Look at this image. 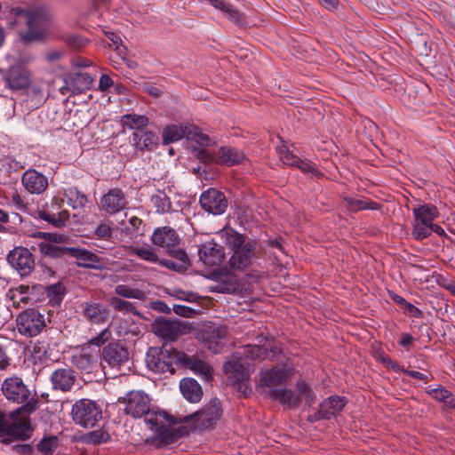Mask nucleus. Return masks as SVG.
<instances>
[{
    "instance_id": "1",
    "label": "nucleus",
    "mask_w": 455,
    "mask_h": 455,
    "mask_svg": "<svg viewBox=\"0 0 455 455\" xmlns=\"http://www.w3.org/2000/svg\"><path fill=\"white\" fill-rule=\"evenodd\" d=\"M280 353L281 348L271 341H266L262 346H244L243 351L238 353L241 355L240 357L235 356L232 361L224 364V371L228 378V383L233 387L242 388L244 382L249 379L251 373V366L246 362L247 360H272Z\"/></svg>"
},
{
    "instance_id": "2",
    "label": "nucleus",
    "mask_w": 455,
    "mask_h": 455,
    "mask_svg": "<svg viewBox=\"0 0 455 455\" xmlns=\"http://www.w3.org/2000/svg\"><path fill=\"white\" fill-rule=\"evenodd\" d=\"M33 407L28 403L7 414L0 411V436L7 435L4 443H10L12 440L26 441L31 438L33 428L29 414Z\"/></svg>"
},
{
    "instance_id": "3",
    "label": "nucleus",
    "mask_w": 455,
    "mask_h": 455,
    "mask_svg": "<svg viewBox=\"0 0 455 455\" xmlns=\"http://www.w3.org/2000/svg\"><path fill=\"white\" fill-rule=\"evenodd\" d=\"M227 245L233 251L229 259V267L234 270L245 271L251 267L257 258L256 243L245 241V237L230 228L220 231Z\"/></svg>"
},
{
    "instance_id": "4",
    "label": "nucleus",
    "mask_w": 455,
    "mask_h": 455,
    "mask_svg": "<svg viewBox=\"0 0 455 455\" xmlns=\"http://www.w3.org/2000/svg\"><path fill=\"white\" fill-rule=\"evenodd\" d=\"M183 419L177 418L163 410H151L145 418L146 424L154 432L156 438L169 444L188 434V428L181 426Z\"/></svg>"
},
{
    "instance_id": "5",
    "label": "nucleus",
    "mask_w": 455,
    "mask_h": 455,
    "mask_svg": "<svg viewBox=\"0 0 455 455\" xmlns=\"http://www.w3.org/2000/svg\"><path fill=\"white\" fill-rule=\"evenodd\" d=\"M14 21L12 25L25 23L28 28L26 33L20 34V38L25 43L41 39L47 28L50 20V14L44 7L23 10L20 8L12 9Z\"/></svg>"
},
{
    "instance_id": "6",
    "label": "nucleus",
    "mask_w": 455,
    "mask_h": 455,
    "mask_svg": "<svg viewBox=\"0 0 455 455\" xmlns=\"http://www.w3.org/2000/svg\"><path fill=\"white\" fill-rule=\"evenodd\" d=\"M186 138L188 140L196 142V148L209 147L212 140L200 128L190 123H180L167 125L162 132L163 143L168 145Z\"/></svg>"
},
{
    "instance_id": "7",
    "label": "nucleus",
    "mask_w": 455,
    "mask_h": 455,
    "mask_svg": "<svg viewBox=\"0 0 455 455\" xmlns=\"http://www.w3.org/2000/svg\"><path fill=\"white\" fill-rule=\"evenodd\" d=\"M184 353L172 348L149 347L146 355V363L156 373L173 374L175 367L180 365Z\"/></svg>"
},
{
    "instance_id": "8",
    "label": "nucleus",
    "mask_w": 455,
    "mask_h": 455,
    "mask_svg": "<svg viewBox=\"0 0 455 455\" xmlns=\"http://www.w3.org/2000/svg\"><path fill=\"white\" fill-rule=\"evenodd\" d=\"M151 242L154 245L164 249L171 256L187 264L188 254L184 250L178 248L180 237L171 227L156 228L151 235Z\"/></svg>"
},
{
    "instance_id": "9",
    "label": "nucleus",
    "mask_w": 455,
    "mask_h": 455,
    "mask_svg": "<svg viewBox=\"0 0 455 455\" xmlns=\"http://www.w3.org/2000/svg\"><path fill=\"white\" fill-rule=\"evenodd\" d=\"M296 389L297 391L286 388L275 389L272 391V396L270 398L278 401L282 405L289 409L298 407L302 397L309 406L315 403L316 395L305 381H298Z\"/></svg>"
},
{
    "instance_id": "10",
    "label": "nucleus",
    "mask_w": 455,
    "mask_h": 455,
    "mask_svg": "<svg viewBox=\"0 0 455 455\" xmlns=\"http://www.w3.org/2000/svg\"><path fill=\"white\" fill-rule=\"evenodd\" d=\"M206 148L207 147L196 148V146H192L191 152L197 159L205 164L218 163L227 166H232L243 163L245 159L244 154L235 148L221 147L217 156L211 153Z\"/></svg>"
},
{
    "instance_id": "11",
    "label": "nucleus",
    "mask_w": 455,
    "mask_h": 455,
    "mask_svg": "<svg viewBox=\"0 0 455 455\" xmlns=\"http://www.w3.org/2000/svg\"><path fill=\"white\" fill-rule=\"evenodd\" d=\"M412 237L419 241L428 237L431 225L439 216L436 206L431 204L418 205L412 209Z\"/></svg>"
},
{
    "instance_id": "12",
    "label": "nucleus",
    "mask_w": 455,
    "mask_h": 455,
    "mask_svg": "<svg viewBox=\"0 0 455 455\" xmlns=\"http://www.w3.org/2000/svg\"><path fill=\"white\" fill-rule=\"evenodd\" d=\"M293 366L290 363L260 371L258 382L259 388L271 397L272 391L280 389L281 387H278V386L290 379L293 375Z\"/></svg>"
},
{
    "instance_id": "13",
    "label": "nucleus",
    "mask_w": 455,
    "mask_h": 455,
    "mask_svg": "<svg viewBox=\"0 0 455 455\" xmlns=\"http://www.w3.org/2000/svg\"><path fill=\"white\" fill-rule=\"evenodd\" d=\"M72 418L83 427H93L102 419L101 407L90 399H81L72 406Z\"/></svg>"
},
{
    "instance_id": "14",
    "label": "nucleus",
    "mask_w": 455,
    "mask_h": 455,
    "mask_svg": "<svg viewBox=\"0 0 455 455\" xmlns=\"http://www.w3.org/2000/svg\"><path fill=\"white\" fill-rule=\"evenodd\" d=\"M16 327L21 336L36 337L46 327L44 315L35 308L26 309L16 316Z\"/></svg>"
},
{
    "instance_id": "15",
    "label": "nucleus",
    "mask_w": 455,
    "mask_h": 455,
    "mask_svg": "<svg viewBox=\"0 0 455 455\" xmlns=\"http://www.w3.org/2000/svg\"><path fill=\"white\" fill-rule=\"evenodd\" d=\"M101 352L98 347L83 345L72 355V363L85 373L96 371L100 363Z\"/></svg>"
},
{
    "instance_id": "16",
    "label": "nucleus",
    "mask_w": 455,
    "mask_h": 455,
    "mask_svg": "<svg viewBox=\"0 0 455 455\" xmlns=\"http://www.w3.org/2000/svg\"><path fill=\"white\" fill-rule=\"evenodd\" d=\"M222 408L220 401L217 398L212 399L201 411L191 414L184 419H195L196 428L205 429L212 427L220 419Z\"/></svg>"
},
{
    "instance_id": "17",
    "label": "nucleus",
    "mask_w": 455,
    "mask_h": 455,
    "mask_svg": "<svg viewBox=\"0 0 455 455\" xmlns=\"http://www.w3.org/2000/svg\"><path fill=\"white\" fill-rule=\"evenodd\" d=\"M124 411L134 419L148 416L150 410V398L141 391H132L124 398Z\"/></svg>"
},
{
    "instance_id": "18",
    "label": "nucleus",
    "mask_w": 455,
    "mask_h": 455,
    "mask_svg": "<svg viewBox=\"0 0 455 455\" xmlns=\"http://www.w3.org/2000/svg\"><path fill=\"white\" fill-rule=\"evenodd\" d=\"M7 260L22 276L28 275L35 267L33 254L24 247H16L11 251L7 255Z\"/></svg>"
},
{
    "instance_id": "19",
    "label": "nucleus",
    "mask_w": 455,
    "mask_h": 455,
    "mask_svg": "<svg viewBox=\"0 0 455 455\" xmlns=\"http://www.w3.org/2000/svg\"><path fill=\"white\" fill-rule=\"evenodd\" d=\"M347 400L344 396L331 395L324 399L320 404L317 412L309 417L311 421L320 419H330L339 415L346 404Z\"/></svg>"
},
{
    "instance_id": "20",
    "label": "nucleus",
    "mask_w": 455,
    "mask_h": 455,
    "mask_svg": "<svg viewBox=\"0 0 455 455\" xmlns=\"http://www.w3.org/2000/svg\"><path fill=\"white\" fill-rule=\"evenodd\" d=\"M128 204L126 195L121 188L108 190L100 199V208L109 215H114L124 210Z\"/></svg>"
},
{
    "instance_id": "21",
    "label": "nucleus",
    "mask_w": 455,
    "mask_h": 455,
    "mask_svg": "<svg viewBox=\"0 0 455 455\" xmlns=\"http://www.w3.org/2000/svg\"><path fill=\"white\" fill-rule=\"evenodd\" d=\"M4 79L11 90L20 91L29 86L31 74L23 65L15 64L10 67Z\"/></svg>"
},
{
    "instance_id": "22",
    "label": "nucleus",
    "mask_w": 455,
    "mask_h": 455,
    "mask_svg": "<svg viewBox=\"0 0 455 455\" xmlns=\"http://www.w3.org/2000/svg\"><path fill=\"white\" fill-rule=\"evenodd\" d=\"M200 204L203 209L214 215L222 214L228 207L225 196L215 188H209L201 195Z\"/></svg>"
},
{
    "instance_id": "23",
    "label": "nucleus",
    "mask_w": 455,
    "mask_h": 455,
    "mask_svg": "<svg viewBox=\"0 0 455 455\" xmlns=\"http://www.w3.org/2000/svg\"><path fill=\"white\" fill-rule=\"evenodd\" d=\"M2 390L8 400L18 403L27 402L30 395L28 388L18 377L6 379L2 385Z\"/></svg>"
},
{
    "instance_id": "24",
    "label": "nucleus",
    "mask_w": 455,
    "mask_h": 455,
    "mask_svg": "<svg viewBox=\"0 0 455 455\" xmlns=\"http://www.w3.org/2000/svg\"><path fill=\"white\" fill-rule=\"evenodd\" d=\"M180 365L190 369L193 372L206 382L212 379V367L199 355L189 356L184 353V358H181Z\"/></svg>"
},
{
    "instance_id": "25",
    "label": "nucleus",
    "mask_w": 455,
    "mask_h": 455,
    "mask_svg": "<svg viewBox=\"0 0 455 455\" xmlns=\"http://www.w3.org/2000/svg\"><path fill=\"white\" fill-rule=\"evenodd\" d=\"M21 183L30 194H43L48 188L47 177L34 169H28L22 174Z\"/></svg>"
},
{
    "instance_id": "26",
    "label": "nucleus",
    "mask_w": 455,
    "mask_h": 455,
    "mask_svg": "<svg viewBox=\"0 0 455 455\" xmlns=\"http://www.w3.org/2000/svg\"><path fill=\"white\" fill-rule=\"evenodd\" d=\"M101 356L111 367L120 368L129 361V352L119 343H109L103 348Z\"/></svg>"
},
{
    "instance_id": "27",
    "label": "nucleus",
    "mask_w": 455,
    "mask_h": 455,
    "mask_svg": "<svg viewBox=\"0 0 455 455\" xmlns=\"http://www.w3.org/2000/svg\"><path fill=\"white\" fill-rule=\"evenodd\" d=\"M215 283L209 286V291L218 293H235L239 289V282L235 275L229 272L212 275Z\"/></svg>"
},
{
    "instance_id": "28",
    "label": "nucleus",
    "mask_w": 455,
    "mask_h": 455,
    "mask_svg": "<svg viewBox=\"0 0 455 455\" xmlns=\"http://www.w3.org/2000/svg\"><path fill=\"white\" fill-rule=\"evenodd\" d=\"M228 335L224 326H210L204 333L205 346L212 353H218L225 345Z\"/></svg>"
},
{
    "instance_id": "29",
    "label": "nucleus",
    "mask_w": 455,
    "mask_h": 455,
    "mask_svg": "<svg viewBox=\"0 0 455 455\" xmlns=\"http://www.w3.org/2000/svg\"><path fill=\"white\" fill-rule=\"evenodd\" d=\"M182 326L177 321L158 319L153 324L154 332L164 340H175L181 333Z\"/></svg>"
},
{
    "instance_id": "30",
    "label": "nucleus",
    "mask_w": 455,
    "mask_h": 455,
    "mask_svg": "<svg viewBox=\"0 0 455 455\" xmlns=\"http://www.w3.org/2000/svg\"><path fill=\"white\" fill-rule=\"evenodd\" d=\"M158 137L148 130L135 131L132 135V144L138 151H152L158 145Z\"/></svg>"
},
{
    "instance_id": "31",
    "label": "nucleus",
    "mask_w": 455,
    "mask_h": 455,
    "mask_svg": "<svg viewBox=\"0 0 455 455\" xmlns=\"http://www.w3.org/2000/svg\"><path fill=\"white\" fill-rule=\"evenodd\" d=\"M198 256L206 267L219 266L224 259V250L220 246L206 243L199 249Z\"/></svg>"
},
{
    "instance_id": "32",
    "label": "nucleus",
    "mask_w": 455,
    "mask_h": 455,
    "mask_svg": "<svg viewBox=\"0 0 455 455\" xmlns=\"http://www.w3.org/2000/svg\"><path fill=\"white\" fill-rule=\"evenodd\" d=\"M208 1L215 9L220 10L227 19L234 22L235 25L243 27L247 24L244 14L236 9L233 4L228 3L226 0Z\"/></svg>"
},
{
    "instance_id": "33",
    "label": "nucleus",
    "mask_w": 455,
    "mask_h": 455,
    "mask_svg": "<svg viewBox=\"0 0 455 455\" xmlns=\"http://www.w3.org/2000/svg\"><path fill=\"white\" fill-rule=\"evenodd\" d=\"M68 254L76 259L79 267L87 268H98L100 263V258L93 252L82 248H67Z\"/></svg>"
},
{
    "instance_id": "34",
    "label": "nucleus",
    "mask_w": 455,
    "mask_h": 455,
    "mask_svg": "<svg viewBox=\"0 0 455 455\" xmlns=\"http://www.w3.org/2000/svg\"><path fill=\"white\" fill-rule=\"evenodd\" d=\"M55 389L70 390L75 384L76 377L71 369H58L51 376Z\"/></svg>"
},
{
    "instance_id": "35",
    "label": "nucleus",
    "mask_w": 455,
    "mask_h": 455,
    "mask_svg": "<svg viewBox=\"0 0 455 455\" xmlns=\"http://www.w3.org/2000/svg\"><path fill=\"white\" fill-rule=\"evenodd\" d=\"M84 316L92 323H102L108 318V310L100 303H88L83 308Z\"/></svg>"
},
{
    "instance_id": "36",
    "label": "nucleus",
    "mask_w": 455,
    "mask_h": 455,
    "mask_svg": "<svg viewBox=\"0 0 455 455\" xmlns=\"http://www.w3.org/2000/svg\"><path fill=\"white\" fill-rule=\"evenodd\" d=\"M180 388L184 398L190 403H198L202 399V387L194 379L185 378L181 379Z\"/></svg>"
},
{
    "instance_id": "37",
    "label": "nucleus",
    "mask_w": 455,
    "mask_h": 455,
    "mask_svg": "<svg viewBox=\"0 0 455 455\" xmlns=\"http://www.w3.org/2000/svg\"><path fill=\"white\" fill-rule=\"evenodd\" d=\"M72 87V95L79 94L90 89L93 79L87 73H75L67 76Z\"/></svg>"
},
{
    "instance_id": "38",
    "label": "nucleus",
    "mask_w": 455,
    "mask_h": 455,
    "mask_svg": "<svg viewBox=\"0 0 455 455\" xmlns=\"http://www.w3.org/2000/svg\"><path fill=\"white\" fill-rule=\"evenodd\" d=\"M29 294V286L20 285L17 288L10 289L6 293V297L12 302L13 307L18 308L31 301Z\"/></svg>"
},
{
    "instance_id": "39",
    "label": "nucleus",
    "mask_w": 455,
    "mask_h": 455,
    "mask_svg": "<svg viewBox=\"0 0 455 455\" xmlns=\"http://www.w3.org/2000/svg\"><path fill=\"white\" fill-rule=\"evenodd\" d=\"M347 208L351 212H359L363 210L377 211L381 208V204L367 199H359L351 196L343 198Z\"/></svg>"
},
{
    "instance_id": "40",
    "label": "nucleus",
    "mask_w": 455,
    "mask_h": 455,
    "mask_svg": "<svg viewBox=\"0 0 455 455\" xmlns=\"http://www.w3.org/2000/svg\"><path fill=\"white\" fill-rule=\"evenodd\" d=\"M129 254L136 255L139 259L149 263L156 264L159 261V257L153 248L149 245H130L126 247Z\"/></svg>"
},
{
    "instance_id": "41",
    "label": "nucleus",
    "mask_w": 455,
    "mask_h": 455,
    "mask_svg": "<svg viewBox=\"0 0 455 455\" xmlns=\"http://www.w3.org/2000/svg\"><path fill=\"white\" fill-rule=\"evenodd\" d=\"M148 124V118L142 115L127 114L122 116L121 124L124 129L144 130Z\"/></svg>"
},
{
    "instance_id": "42",
    "label": "nucleus",
    "mask_w": 455,
    "mask_h": 455,
    "mask_svg": "<svg viewBox=\"0 0 455 455\" xmlns=\"http://www.w3.org/2000/svg\"><path fill=\"white\" fill-rule=\"evenodd\" d=\"M49 344L44 340H37L32 345L31 356L34 363H44L49 359Z\"/></svg>"
},
{
    "instance_id": "43",
    "label": "nucleus",
    "mask_w": 455,
    "mask_h": 455,
    "mask_svg": "<svg viewBox=\"0 0 455 455\" xmlns=\"http://www.w3.org/2000/svg\"><path fill=\"white\" fill-rule=\"evenodd\" d=\"M115 293L118 297H123L126 299H136L142 300L145 299V293L138 289L133 288L126 284H118L115 287Z\"/></svg>"
},
{
    "instance_id": "44",
    "label": "nucleus",
    "mask_w": 455,
    "mask_h": 455,
    "mask_svg": "<svg viewBox=\"0 0 455 455\" xmlns=\"http://www.w3.org/2000/svg\"><path fill=\"white\" fill-rule=\"evenodd\" d=\"M38 248L42 253L52 257H59L68 254V247L60 246L57 243H52L48 241L41 242L38 243Z\"/></svg>"
},
{
    "instance_id": "45",
    "label": "nucleus",
    "mask_w": 455,
    "mask_h": 455,
    "mask_svg": "<svg viewBox=\"0 0 455 455\" xmlns=\"http://www.w3.org/2000/svg\"><path fill=\"white\" fill-rule=\"evenodd\" d=\"M109 305L117 311L123 313H136V307L129 301L122 299L121 298L115 296L109 299Z\"/></svg>"
},
{
    "instance_id": "46",
    "label": "nucleus",
    "mask_w": 455,
    "mask_h": 455,
    "mask_svg": "<svg viewBox=\"0 0 455 455\" xmlns=\"http://www.w3.org/2000/svg\"><path fill=\"white\" fill-rule=\"evenodd\" d=\"M152 202L158 212H167L171 210L172 204L169 197L163 192H158L152 196Z\"/></svg>"
},
{
    "instance_id": "47",
    "label": "nucleus",
    "mask_w": 455,
    "mask_h": 455,
    "mask_svg": "<svg viewBox=\"0 0 455 455\" xmlns=\"http://www.w3.org/2000/svg\"><path fill=\"white\" fill-rule=\"evenodd\" d=\"M427 393L438 402L443 403H449V399L452 395L449 390L445 389L440 385H438L435 387H432L431 386H429L427 388Z\"/></svg>"
},
{
    "instance_id": "48",
    "label": "nucleus",
    "mask_w": 455,
    "mask_h": 455,
    "mask_svg": "<svg viewBox=\"0 0 455 455\" xmlns=\"http://www.w3.org/2000/svg\"><path fill=\"white\" fill-rule=\"evenodd\" d=\"M105 34L108 39L112 43L110 46L113 47L117 54L124 60L127 49L124 45H123L120 36L111 31H107Z\"/></svg>"
},
{
    "instance_id": "49",
    "label": "nucleus",
    "mask_w": 455,
    "mask_h": 455,
    "mask_svg": "<svg viewBox=\"0 0 455 455\" xmlns=\"http://www.w3.org/2000/svg\"><path fill=\"white\" fill-rule=\"evenodd\" d=\"M281 161L287 165L296 166L297 163H300V158L293 155L286 146L283 145L277 149Z\"/></svg>"
},
{
    "instance_id": "50",
    "label": "nucleus",
    "mask_w": 455,
    "mask_h": 455,
    "mask_svg": "<svg viewBox=\"0 0 455 455\" xmlns=\"http://www.w3.org/2000/svg\"><path fill=\"white\" fill-rule=\"evenodd\" d=\"M64 295V287L60 283L50 285L47 288V296L50 301L58 304L61 301Z\"/></svg>"
},
{
    "instance_id": "51",
    "label": "nucleus",
    "mask_w": 455,
    "mask_h": 455,
    "mask_svg": "<svg viewBox=\"0 0 455 455\" xmlns=\"http://www.w3.org/2000/svg\"><path fill=\"white\" fill-rule=\"evenodd\" d=\"M58 446L57 437L51 436L42 439L38 444L37 449L44 454L52 453Z\"/></svg>"
},
{
    "instance_id": "52",
    "label": "nucleus",
    "mask_w": 455,
    "mask_h": 455,
    "mask_svg": "<svg viewBox=\"0 0 455 455\" xmlns=\"http://www.w3.org/2000/svg\"><path fill=\"white\" fill-rule=\"evenodd\" d=\"M109 438V434L102 429L92 431L86 435L87 442L93 444L106 443Z\"/></svg>"
},
{
    "instance_id": "53",
    "label": "nucleus",
    "mask_w": 455,
    "mask_h": 455,
    "mask_svg": "<svg viewBox=\"0 0 455 455\" xmlns=\"http://www.w3.org/2000/svg\"><path fill=\"white\" fill-rule=\"evenodd\" d=\"M113 228L105 222L100 223L93 231V235L98 239L108 240L112 237Z\"/></svg>"
},
{
    "instance_id": "54",
    "label": "nucleus",
    "mask_w": 455,
    "mask_h": 455,
    "mask_svg": "<svg viewBox=\"0 0 455 455\" xmlns=\"http://www.w3.org/2000/svg\"><path fill=\"white\" fill-rule=\"evenodd\" d=\"M111 338L110 331L106 328L101 331L96 337L89 340L85 345H92L98 347L100 349V346L105 344Z\"/></svg>"
},
{
    "instance_id": "55",
    "label": "nucleus",
    "mask_w": 455,
    "mask_h": 455,
    "mask_svg": "<svg viewBox=\"0 0 455 455\" xmlns=\"http://www.w3.org/2000/svg\"><path fill=\"white\" fill-rule=\"evenodd\" d=\"M296 167L306 173H312L315 176L322 175L321 172L317 170L315 164L307 160L300 159V163H297Z\"/></svg>"
},
{
    "instance_id": "56",
    "label": "nucleus",
    "mask_w": 455,
    "mask_h": 455,
    "mask_svg": "<svg viewBox=\"0 0 455 455\" xmlns=\"http://www.w3.org/2000/svg\"><path fill=\"white\" fill-rule=\"evenodd\" d=\"M10 203L18 211L25 212L27 210V204L17 191L12 193Z\"/></svg>"
},
{
    "instance_id": "57",
    "label": "nucleus",
    "mask_w": 455,
    "mask_h": 455,
    "mask_svg": "<svg viewBox=\"0 0 455 455\" xmlns=\"http://www.w3.org/2000/svg\"><path fill=\"white\" fill-rule=\"evenodd\" d=\"M69 196H76L75 204H72L74 209L84 208L88 202L87 197L76 190L69 189Z\"/></svg>"
},
{
    "instance_id": "58",
    "label": "nucleus",
    "mask_w": 455,
    "mask_h": 455,
    "mask_svg": "<svg viewBox=\"0 0 455 455\" xmlns=\"http://www.w3.org/2000/svg\"><path fill=\"white\" fill-rule=\"evenodd\" d=\"M12 450L20 455H32L34 448L31 444H15Z\"/></svg>"
},
{
    "instance_id": "59",
    "label": "nucleus",
    "mask_w": 455,
    "mask_h": 455,
    "mask_svg": "<svg viewBox=\"0 0 455 455\" xmlns=\"http://www.w3.org/2000/svg\"><path fill=\"white\" fill-rule=\"evenodd\" d=\"M403 307L406 314L416 318H419L422 316V312L411 303L406 302V304Z\"/></svg>"
},
{
    "instance_id": "60",
    "label": "nucleus",
    "mask_w": 455,
    "mask_h": 455,
    "mask_svg": "<svg viewBox=\"0 0 455 455\" xmlns=\"http://www.w3.org/2000/svg\"><path fill=\"white\" fill-rule=\"evenodd\" d=\"M113 84V81L108 75H102L100 78L99 88L101 91H106Z\"/></svg>"
},
{
    "instance_id": "61",
    "label": "nucleus",
    "mask_w": 455,
    "mask_h": 455,
    "mask_svg": "<svg viewBox=\"0 0 455 455\" xmlns=\"http://www.w3.org/2000/svg\"><path fill=\"white\" fill-rule=\"evenodd\" d=\"M63 52L57 50H51L47 52L44 56L47 61L54 62L60 60L62 56Z\"/></svg>"
},
{
    "instance_id": "62",
    "label": "nucleus",
    "mask_w": 455,
    "mask_h": 455,
    "mask_svg": "<svg viewBox=\"0 0 455 455\" xmlns=\"http://www.w3.org/2000/svg\"><path fill=\"white\" fill-rule=\"evenodd\" d=\"M403 372L411 378L424 380L425 382L428 381L427 376L422 372H419L417 371H409V370H403Z\"/></svg>"
},
{
    "instance_id": "63",
    "label": "nucleus",
    "mask_w": 455,
    "mask_h": 455,
    "mask_svg": "<svg viewBox=\"0 0 455 455\" xmlns=\"http://www.w3.org/2000/svg\"><path fill=\"white\" fill-rule=\"evenodd\" d=\"M173 310L177 315H180L182 316H189L193 311L190 307L181 305H175L173 307Z\"/></svg>"
},
{
    "instance_id": "64",
    "label": "nucleus",
    "mask_w": 455,
    "mask_h": 455,
    "mask_svg": "<svg viewBox=\"0 0 455 455\" xmlns=\"http://www.w3.org/2000/svg\"><path fill=\"white\" fill-rule=\"evenodd\" d=\"M413 340V338L409 333H403L402 335L401 339L399 340V344L403 347H409Z\"/></svg>"
}]
</instances>
